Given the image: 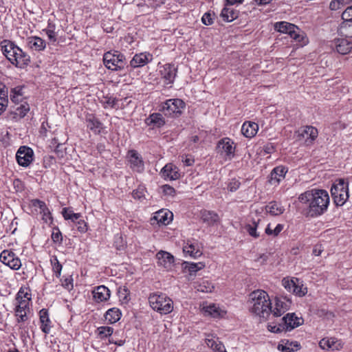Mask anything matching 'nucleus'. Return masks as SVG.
I'll use <instances>...</instances> for the list:
<instances>
[{
  "mask_svg": "<svg viewBox=\"0 0 352 352\" xmlns=\"http://www.w3.org/2000/svg\"><path fill=\"white\" fill-rule=\"evenodd\" d=\"M153 56L150 53L142 52L135 54L130 61L129 65L131 68L143 67L152 60Z\"/></svg>",
  "mask_w": 352,
  "mask_h": 352,
  "instance_id": "aec40b11",
  "label": "nucleus"
},
{
  "mask_svg": "<svg viewBox=\"0 0 352 352\" xmlns=\"http://www.w3.org/2000/svg\"><path fill=\"white\" fill-rule=\"evenodd\" d=\"M299 201L307 206V215L316 217L323 214L330 202L329 193L323 189L307 190L298 197Z\"/></svg>",
  "mask_w": 352,
  "mask_h": 352,
  "instance_id": "f257e3e1",
  "label": "nucleus"
},
{
  "mask_svg": "<svg viewBox=\"0 0 352 352\" xmlns=\"http://www.w3.org/2000/svg\"><path fill=\"white\" fill-rule=\"evenodd\" d=\"M259 221L260 219H258L257 221L253 220L252 224H248L245 227V230L248 234L254 238H258L259 236V234L256 232Z\"/></svg>",
  "mask_w": 352,
  "mask_h": 352,
  "instance_id": "ea45409f",
  "label": "nucleus"
},
{
  "mask_svg": "<svg viewBox=\"0 0 352 352\" xmlns=\"http://www.w3.org/2000/svg\"><path fill=\"white\" fill-rule=\"evenodd\" d=\"M103 63L108 69L121 70L126 65L125 56L119 51H109L104 53Z\"/></svg>",
  "mask_w": 352,
  "mask_h": 352,
  "instance_id": "6e6552de",
  "label": "nucleus"
},
{
  "mask_svg": "<svg viewBox=\"0 0 352 352\" xmlns=\"http://www.w3.org/2000/svg\"><path fill=\"white\" fill-rule=\"evenodd\" d=\"M352 3V0H333L329 4V8L331 10H337L347 4Z\"/></svg>",
  "mask_w": 352,
  "mask_h": 352,
  "instance_id": "37998d69",
  "label": "nucleus"
},
{
  "mask_svg": "<svg viewBox=\"0 0 352 352\" xmlns=\"http://www.w3.org/2000/svg\"><path fill=\"white\" fill-rule=\"evenodd\" d=\"M292 305V301L286 297L276 298L275 307L270 311L274 316L278 317L287 311Z\"/></svg>",
  "mask_w": 352,
  "mask_h": 352,
  "instance_id": "6ab92c4d",
  "label": "nucleus"
},
{
  "mask_svg": "<svg viewBox=\"0 0 352 352\" xmlns=\"http://www.w3.org/2000/svg\"><path fill=\"white\" fill-rule=\"evenodd\" d=\"M128 296H129V290L125 287H124L123 289H120V290H119V296L124 302H127L129 300V298Z\"/></svg>",
  "mask_w": 352,
  "mask_h": 352,
  "instance_id": "680f3d73",
  "label": "nucleus"
},
{
  "mask_svg": "<svg viewBox=\"0 0 352 352\" xmlns=\"http://www.w3.org/2000/svg\"><path fill=\"white\" fill-rule=\"evenodd\" d=\"M352 19V6H349L342 14V19L343 21Z\"/></svg>",
  "mask_w": 352,
  "mask_h": 352,
  "instance_id": "13d9d810",
  "label": "nucleus"
},
{
  "mask_svg": "<svg viewBox=\"0 0 352 352\" xmlns=\"http://www.w3.org/2000/svg\"><path fill=\"white\" fill-rule=\"evenodd\" d=\"M8 91L6 85L0 81V96H8Z\"/></svg>",
  "mask_w": 352,
  "mask_h": 352,
  "instance_id": "774afa93",
  "label": "nucleus"
},
{
  "mask_svg": "<svg viewBox=\"0 0 352 352\" xmlns=\"http://www.w3.org/2000/svg\"><path fill=\"white\" fill-rule=\"evenodd\" d=\"M221 16L224 21L231 22L238 17L239 12L225 5V8L221 10Z\"/></svg>",
  "mask_w": 352,
  "mask_h": 352,
  "instance_id": "c756f323",
  "label": "nucleus"
},
{
  "mask_svg": "<svg viewBox=\"0 0 352 352\" xmlns=\"http://www.w3.org/2000/svg\"><path fill=\"white\" fill-rule=\"evenodd\" d=\"M87 127L92 131L94 133L98 134L102 129V123L96 118L93 115H89L86 118Z\"/></svg>",
  "mask_w": 352,
  "mask_h": 352,
  "instance_id": "473e14b6",
  "label": "nucleus"
},
{
  "mask_svg": "<svg viewBox=\"0 0 352 352\" xmlns=\"http://www.w3.org/2000/svg\"><path fill=\"white\" fill-rule=\"evenodd\" d=\"M118 100L115 98H106L105 101L104 102V104L106 106L111 107L112 108L115 107L117 104Z\"/></svg>",
  "mask_w": 352,
  "mask_h": 352,
  "instance_id": "0e129e2a",
  "label": "nucleus"
},
{
  "mask_svg": "<svg viewBox=\"0 0 352 352\" xmlns=\"http://www.w3.org/2000/svg\"><path fill=\"white\" fill-rule=\"evenodd\" d=\"M40 322L41 323V329L45 333H49L50 331V320L49 318L48 312L46 309H43L39 312Z\"/></svg>",
  "mask_w": 352,
  "mask_h": 352,
  "instance_id": "2f4dec72",
  "label": "nucleus"
},
{
  "mask_svg": "<svg viewBox=\"0 0 352 352\" xmlns=\"http://www.w3.org/2000/svg\"><path fill=\"white\" fill-rule=\"evenodd\" d=\"M156 258L157 259V265L167 270H171L174 266V256L168 252L163 250L160 251L157 253Z\"/></svg>",
  "mask_w": 352,
  "mask_h": 352,
  "instance_id": "dca6fc26",
  "label": "nucleus"
},
{
  "mask_svg": "<svg viewBox=\"0 0 352 352\" xmlns=\"http://www.w3.org/2000/svg\"><path fill=\"white\" fill-rule=\"evenodd\" d=\"M258 130V125L254 122H245L241 126L242 134L248 138H253Z\"/></svg>",
  "mask_w": 352,
  "mask_h": 352,
  "instance_id": "393cba45",
  "label": "nucleus"
},
{
  "mask_svg": "<svg viewBox=\"0 0 352 352\" xmlns=\"http://www.w3.org/2000/svg\"><path fill=\"white\" fill-rule=\"evenodd\" d=\"M132 196L134 199L140 200L145 196V190L143 188H138L133 191Z\"/></svg>",
  "mask_w": 352,
  "mask_h": 352,
  "instance_id": "603ef678",
  "label": "nucleus"
},
{
  "mask_svg": "<svg viewBox=\"0 0 352 352\" xmlns=\"http://www.w3.org/2000/svg\"><path fill=\"white\" fill-rule=\"evenodd\" d=\"M173 213L164 210H160L155 214L153 219L163 225L168 224L172 220Z\"/></svg>",
  "mask_w": 352,
  "mask_h": 352,
  "instance_id": "7c9ffc66",
  "label": "nucleus"
},
{
  "mask_svg": "<svg viewBox=\"0 0 352 352\" xmlns=\"http://www.w3.org/2000/svg\"><path fill=\"white\" fill-rule=\"evenodd\" d=\"M52 239L54 243L60 244L63 241L62 233L58 228H54L52 233Z\"/></svg>",
  "mask_w": 352,
  "mask_h": 352,
  "instance_id": "8fccbe9b",
  "label": "nucleus"
},
{
  "mask_svg": "<svg viewBox=\"0 0 352 352\" xmlns=\"http://www.w3.org/2000/svg\"><path fill=\"white\" fill-rule=\"evenodd\" d=\"M43 31L45 32L48 39L51 42L54 43L56 41L57 34L55 31H54L53 30H44Z\"/></svg>",
  "mask_w": 352,
  "mask_h": 352,
  "instance_id": "052dcab7",
  "label": "nucleus"
},
{
  "mask_svg": "<svg viewBox=\"0 0 352 352\" xmlns=\"http://www.w3.org/2000/svg\"><path fill=\"white\" fill-rule=\"evenodd\" d=\"M1 47L3 55L13 65L23 68L30 63V56L14 43L4 40L1 43Z\"/></svg>",
  "mask_w": 352,
  "mask_h": 352,
  "instance_id": "f03ea898",
  "label": "nucleus"
},
{
  "mask_svg": "<svg viewBox=\"0 0 352 352\" xmlns=\"http://www.w3.org/2000/svg\"><path fill=\"white\" fill-rule=\"evenodd\" d=\"M161 174L164 179L170 180H175L180 177L177 167L171 163L165 165L161 170Z\"/></svg>",
  "mask_w": 352,
  "mask_h": 352,
  "instance_id": "4be33fe9",
  "label": "nucleus"
},
{
  "mask_svg": "<svg viewBox=\"0 0 352 352\" xmlns=\"http://www.w3.org/2000/svg\"><path fill=\"white\" fill-rule=\"evenodd\" d=\"M298 281H299V280L298 278L291 279V280L287 279V278H283L282 280V285L289 292H292L293 289L296 284V282H298Z\"/></svg>",
  "mask_w": 352,
  "mask_h": 352,
  "instance_id": "a18cd8bd",
  "label": "nucleus"
},
{
  "mask_svg": "<svg viewBox=\"0 0 352 352\" xmlns=\"http://www.w3.org/2000/svg\"><path fill=\"white\" fill-rule=\"evenodd\" d=\"M332 45L341 54H346L352 49V43L346 38H336L332 41Z\"/></svg>",
  "mask_w": 352,
  "mask_h": 352,
  "instance_id": "412c9836",
  "label": "nucleus"
},
{
  "mask_svg": "<svg viewBox=\"0 0 352 352\" xmlns=\"http://www.w3.org/2000/svg\"><path fill=\"white\" fill-rule=\"evenodd\" d=\"M162 192L165 195L173 196L175 193V190L174 189V188L167 184L163 185L162 186Z\"/></svg>",
  "mask_w": 352,
  "mask_h": 352,
  "instance_id": "4d7b16f0",
  "label": "nucleus"
},
{
  "mask_svg": "<svg viewBox=\"0 0 352 352\" xmlns=\"http://www.w3.org/2000/svg\"><path fill=\"white\" fill-rule=\"evenodd\" d=\"M183 251L186 254H189L192 258H197L202 255L201 245L197 241L192 239L184 242Z\"/></svg>",
  "mask_w": 352,
  "mask_h": 352,
  "instance_id": "4468645a",
  "label": "nucleus"
},
{
  "mask_svg": "<svg viewBox=\"0 0 352 352\" xmlns=\"http://www.w3.org/2000/svg\"><path fill=\"white\" fill-rule=\"evenodd\" d=\"M274 146L272 144L269 143L264 146L263 151L267 154L272 153L274 151Z\"/></svg>",
  "mask_w": 352,
  "mask_h": 352,
  "instance_id": "338daca9",
  "label": "nucleus"
},
{
  "mask_svg": "<svg viewBox=\"0 0 352 352\" xmlns=\"http://www.w3.org/2000/svg\"><path fill=\"white\" fill-rule=\"evenodd\" d=\"M28 44L30 48L36 51H41L45 48V41L40 37L32 36L28 38Z\"/></svg>",
  "mask_w": 352,
  "mask_h": 352,
  "instance_id": "cd10ccee",
  "label": "nucleus"
},
{
  "mask_svg": "<svg viewBox=\"0 0 352 352\" xmlns=\"http://www.w3.org/2000/svg\"><path fill=\"white\" fill-rule=\"evenodd\" d=\"M8 104V96H0V115L6 109Z\"/></svg>",
  "mask_w": 352,
  "mask_h": 352,
  "instance_id": "864d4df0",
  "label": "nucleus"
},
{
  "mask_svg": "<svg viewBox=\"0 0 352 352\" xmlns=\"http://www.w3.org/2000/svg\"><path fill=\"white\" fill-rule=\"evenodd\" d=\"M145 123L148 126L160 128L165 124V120L161 113H153L145 120Z\"/></svg>",
  "mask_w": 352,
  "mask_h": 352,
  "instance_id": "a878e982",
  "label": "nucleus"
},
{
  "mask_svg": "<svg viewBox=\"0 0 352 352\" xmlns=\"http://www.w3.org/2000/svg\"><path fill=\"white\" fill-rule=\"evenodd\" d=\"M121 311L119 309L113 307L109 309L105 314V319L110 323H115L120 319Z\"/></svg>",
  "mask_w": 352,
  "mask_h": 352,
  "instance_id": "c9c22d12",
  "label": "nucleus"
},
{
  "mask_svg": "<svg viewBox=\"0 0 352 352\" xmlns=\"http://www.w3.org/2000/svg\"><path fill=\"white\" fill-rule=\"evenodd\" d=\"M98 335L101 338H107L113 333V328L110 327H100L98 328Z\"/></svg>",
  "mask_w": 352,
  "mask_h": 352,
  "instance_id": "49530a36",
  "label": "nucleus"
},
{
  "mask_svg": "<svg viewBox=\"0 0 352 352\" xmlns=\"http://www.w3.org/2000/svg\"><path fill=\"white\" fill-rule=\"evenodd\" d=\"M265 210L272 216H278L284 212L285 208L281 205V204L273 201L270 202L265 206Z\"/></svg>",
  "mask_w": 352,
  "mask_h": 352,
  "instance_id": "c85d7f7f",
  "label": "nucleus"
},
{
  "mask_svg": "<svg viewBox=\"0 0 352 352\" xmlns=\"http://www.w3.org/2000/svg\"><path fill=\"white\" fill-rule=\"evenodd\" d=\"M217 148L219 153H225L228 159H232L234 156L235 146L234 142L229 138H224L218 142Z\"/></svg>",
  "mask_w": 352,
  "mask_h": 352,
  "instance_id": "ddd939ff",
  "label": "nucleus"
},
{
  "mask_svg": "<svg viewBox=\"0 0 352 352\" xmlns=\"http://www.w3.org/2000/svg\"><path fill=\"white\" fill-rule=\"evenodd\" d=\"M128 157L131 168L138 173L144 169V164L141 155L135 150H130L128 152Z\"/></svg>",
  "mask_w": 352,
  "mask_h": 352,
  "instance_id": "f3484780",
  "label": "nucleus"
},
{
  "mask_svg": "<svg viewBox=\"0 0 352 352\" xmlns=\"http://www.w3.org/2000/svg\"><path fill=\"white\" fill-rule=\"evenodd\" d=\"M76 223V228L80 232L85 233L87 231V224L84 220L80 219Z\"/></svg>",
  "mask_w": 352,
  "mask_h": 352,
  "instance_id": "6e6d98bb",
  "label": "nucleus"
},
{
  "mask_svg": "<svg viewBox=\"0 0 352 352\" xmlns=\"http://www.w3.org/2000/svg\"><path fill=\"white\" fill-rule=\"evenodd\" d=\"M318 135L316 128L312 126H305L295 132L296 140L298 142L304 141L303 144L309 146L314 144Z\"/></svg>",
  "mask_w": 352,
  "mask_h": 352,
  "instance_id": "9d476101",
  "label": "nucleus"
},
{
  "mask_svg": "<svg viewBox=\"0 0 352 352\" xmlns=\"http://www.w3.org/2000/svg\"><path fill=\"white\" fill-rule=\"evenodd\" d=\"M74 211L69 208H64L62 211V214L65 219L69 220L72 218V214H74Z\"/></svg>",
  "mask_w": 352,
  "mask_h": 352,
  "instance_id": "e2e57ef3",
  "label": "nucleus"
},
{
  "mask_svg": "<svg viewBox=\"0 0 352 352\" xmlns=\"http://www.w3.org/2000/svg\"><path fill=\"white\" fill-rule=\"evenodd\" d=\"M60 281L62 283V286L64 288L68 290H70L73 288V279L71 276L60 279Z\"/></svg>",
  "mask_w": 352,
  "mask_h": 352,
  "instance_id": "3c124183",
  "label": "nucleus"
},
{
  "mask_svg": "<svg viewBox=\"0 0 352 352\" xmlns=\"http://www.w3.org/2000/svg\"><path fill=\"white\" fill-rule=\"evenodd\" d=\"M304 322L302 317H298L294 313L287 314L283 317L280 322H270L267 325V329L273 333H280L283 331H291Z\"/></svg>",
  "mask_w": 352,
  "mask_h": 352,
  "instance_id": "20e7f679",
  "label": "nucleus"
},
{
  "mask_svg": "<svg viewBox=\"0 0 352 352\" xmlns=\"http://www.w3.org/2000/svg\"><path fill=\"white\" fill-rule=\"evenodd\" d=\"M275 30L287 34L296 41L304 45L307 42V39L304 36V33L294 24L286 22H276L274 25Z\"/></svg>",
  "mask_w": 352,
  "mask_h": 352,
  "instance_id": "0eeeda50",
  "label": "nucleus"
},
{
  "mask_svg": "<svg viewBox=\"0 0 352 352\" xmlns=\"http://www.w3.org/2000/svg\"><path fill=\"white\" fill-rule=\"evenodd\" d=\"M185 106L184 102L181 99H169L160 104V111L166 116L177 117L182 114Z\"/></svg>",
  "mask_w": 352,
  "mask_h": 352,
  "instance_id": "1a4fd4ad",
  "label": "nucleus"
},
{
  "mask_svg": "<svg viewBox=\"0 0 352 352\" xmlns=\"http://www.w3.org/2000/svg\"><path fill=\"white\" fill-rule=\"evenodd\" d=\"M183 265L184 269L187 270L190 274L195 273L205 267V265L201 262L195 263L186 261L183 263Z\"/></svg>",
  "mask_w": 352,
  "mask_h": 352,
  "instance_id": "58836bf2",
  "label": "nucleus"
},
{
  "mask_svg": "<svg viewBox=\"0 0 352 352\" xmlns=\"http://www.w3.org/2000/svg\"><path fill=\"white\" fill-rule=\"evenodd\" d=\"M307 287H304L302 284L299 285L298 282H296V284L293 289L292 293L295 294L296 295H297L298 296H303L307 294Z\"/></svg>",
  "mask_w": 352,
  "mask_h": 352,
  "instance_id": "09e8293b",
  "label": "nucleus"
},
{
  "mask_svg": "<svg viewBox=\"0 0 352 352\" xmlns=\"http://www.w3.org/2000/svg\"><path fill=\"white\" fill-rule=\"evenodd\" d=\"M0 261L13 270H18L21 267L20 258L10 250H3L1 253Z\"/></svg>",
  "mask_w": 352,
  "mask_h": 352,
  "instance_id": "9b49d317",
  "label": "nucleus"
},
{
  "mask_svg": "<svg viewBox=\"0 0 352 352\" xmlns=\"http://www.w3.org/2000/svg\"><path fill=\"white\" fill-rule=\"evenodd\" d=\"M16 159L20 166H28L34 159L33 150L25 146H21L16 152Z\"/></svg>",
  "mask_w": 352,
  "mask_h": 352,
  "instance_id": "f8f14e48",
  "label": "nucleus"
},
{
  "mask_svg": "<svg viewBox=\"0 0 352 352\" xmlns=\"http://www.w3.org/2000/svg\"><path fill=\"white\" fill-rule=\"evenodd\" d=\"M214 286L211 283L208 281H203V283L199 285L197 290L201 292L208 293L212 292Z\"/></svg>",
  "mask_w": 352,
  "mask_h": 352,
  "instance_id": "de8ad7c7",
  "label": "nucleus"
},
{
  "mask_svg": "<svg viewBox=\"0 0 352 352\" xmlns=\"http://www.w3.org/2000/svg\"><path fill=\"white\" fill-rule=\"evenodd\" d=\"M240 184L241 183L238 180L232 179L228 184V189L231 192L236 191L239 188Z\"/></svg>",
  "mask_w": 352,
  "mask_h": 352,
  "instance_id": "bf43d9fd",
  "label": "nucleus"
},
{
  "mask_svg": "<svg viewBox=\"0 0 352 352\" xmlns=\"http://www.w3.org/2000/svg\"><path fill=\"white\" fill-rule=\"evenodd\" d=\"M32 204L33 206L38 207L43 210H44V209L46 208L45 204L43 201H40L38 199H33L32 201Z\"/></svg>",
  "mask_w": 352,
  "mask_h": 352,
  "instance_id": "69168bd1",
  "label": "nucleus"
},
{
  "mask_svg": "<svg viewBox=\"0 0 352 352\" xmlns=\"http://www.w3.org/2000/svg\"><path fill=\"white\" fill-rule=\"evenodd\" d=\"M23 87H16L12 89L10 98L14 102H19L21 100L23 96Z\"/></svg>",
  "mask_w": 352,
  "mask_h": 352,
  "instance_id": "79ce46f5",
  "label": "nucleus"
},
{
  "mask_svg": "<svg viewBox=\"0 0 352 352\" xmlns=\"http://www.w3.org/2000/svg\"><path fill=\"white\" fill-rule=\"evenodd\" d=\"M177 69L174 64H165L161 67L160 70L162 78L166 84H173L177 76Z\"/></svg>",
  "mask_w": 352,
  "mask_h": 352,
  "instance_id": "2eb2a0df",
  "label": "nucleus"
},
{
  "mask_svg": "<svg viewBox=\"0 0 352 352\" xmlns=\"http://www.w3.org/2000/svg\"><path fill=\"white\" fill-rule=\"evenodd\" d=\"M251 311L261 318H266L272 311L268 294L263 290H257L250 294Z\"/></svg>",
  "mask_w": 352,
  "mask_h": 352,
  "instance_id": "7ed1b4c3",
  "label": "nucleus"
},
{
  "mask_svg": "<svg viewBox=\"0 0 352 352\" xmlns=\"http://www.w3.org/2000/svg\"><path fill=\"white\" fill-rule=\"evenodd\" d=\"M51 264L52 265V270L57 278H60L63 266L60 263L56 256H53L51 259Z\"/></svg>",
  "mask_w": 352,
  "mask_h": 352,
  "instance_id": "a19ab883",
  "label": "nucleus"
},
{
  "mask_svg": "<svg viewBox=\"0 0 352 352\" xmlns=\"http://www.w3.org/2000/svg\"><path fill=\"white\" fill-rule=\"evenodd\" d=\"M93 297L98 302H104L110 298V290L104 285H100L93 291Z\"/></svg>",
  "mask_w": 352,
  "mask_h": 352,
  "instance_id": "b1692460",
  "label": "nucleus"
},
{
  "mask_svg": "<svg viewBox=\"0 0 352 352\" xmlns=\"http://www.w3.org/2000/svg\"><path fill=\"white\" fill-rule=\"evenodd\" d=\"M330 191L333 203L338 207L342 206L349 199V184L344 179L336 180Z\"/></svg>",
  "mask_w": 352,
  "mask_h": 352,
  "instance_id": "423d86ee",
  "label": "nucleus"
},
{
  "mask_svg": "<svg viewBox=\"0 0 352 352\" xmlns=\"http://www.w3.org/2000/svg\"><path fill=\"white\" fill-rule=\"evenodd\" d=\"M30 111V107L29 104L27 103L21 104L19 107H18L15 111L14 115L20 118H23L27 113Z\"/></svg>",
  "mask_w": 352,
  "mask_h": 352,
  "instance_id": "c03bdc74",
  "label": "nucleus"
},
{
  "mask_svg": "<svg viewBox=\"0 0 352 352\" xmlns=\"http://www.w3.org/2000/svg\"><path fill=\"white\" fill-rule=\"evenodd\" d=\"M206 344L210 348H211L214 352H227L224 345L218 341V339L215 340L214 337L208 336L206 338Z\"/></svg>",
  "mask_w": 352,
  "mask_h": 352,
  "instance_id": "72a5a7b5",
  "label": "nucleus"
},
{
  "mask_svg": "<svg viewBox=\"0 0 352 352\" xmlns=\"http://www.w3.org/2000/svg\"><path fill=\"white\" fill-rule=\"evenodd\" d=\"M340 343H338V342H335L332 338L331 339H322L320 342L319 345L323 349H331L333 351L334 350H338V346H340Z\"/></svg>",
  "mask_w": 352,
  "mask_h": 352,
  "instance_id": "e433bc0d",
  "label": "nucleus"
},
{
  "mask_svg": "<svg viewBox=\"0 0 352 352\" xmlns=\"http://www.w3.org/2000/svg\"><path fill=\"white\" fill-rule=\"evenodd\" d=\"M29 311V299L21 300L14 309V315L16 317L18 323L24 322L28 320V312Z\"/></svg>",
  "mask_w": 352,
  "mask_h": 352,
  "instance_id": "a211bd4d",
  "label": "nucleus"
},
{
  "mask_svg": "<svg viewBox=\"0 0 352 352\" xmlns=\"http://www.w3.org/2000/svg\"><path fill=\"white\" fill-rule=\"evenodd\" d=\"M203 309L206 314L211 316L213 318H217L222 316L223 311L219 309V307L214 304H212L203 307Z\"/></svg>",
  "mask_w": 352,
  "mask_h": 352,
  "instance_id": "4c0bfd02",
  "label": "nucleus"
},
{
  "mask_svg": "<svg viewBox=\"0 0 352 352\" xmlns=\"http://www.w3.org/2000/svg\"><path fill=\"white\" fill-rule=\"evenodd\" d=\"M148 302L151 308L161 314H167L173 310V302L165 294H151Z\"/></svg>",
  "mask_w": 352,
  "mask_h": 352,
  "instance_id": "39448f33",
  "label": "nucleus"
},
{
  "mask_svg": "<svg viewBox=\"0 0 352 352\" xmlns=\"http://www.w3.org/2000/svg\"><path fill=\"white\" fill-rule=\"evenodd\" d=\"M214 18L210 12H206L202 18L201 21L206 25H210L213 23Z\"/></svg>",
  "mask_w": 352,
  "mask_h": 352,
  "instance_id": "5fc2aeb1",
  "label": "nucleus"
},
{
  "mask_svg": "<svg viewBox=\"0 0 352 352\" xmlns=\"http://www.w3.org/2000/svg\"><path fill=\"white\" fill-rule=\"evenodd\" d=\"M201 218L202 221L208 226H213L219 220L218 214L210 210H203L201 212Z\"/></svg>",
  "mask_w": 352,
  "mask_h": 352,
  "instance_id": "bb28decb",
  "label": "nucleus"
},
{
  "mask_svg": "<svg viewBox=\"0 0 352 352\" xmlns=\"http://www.w3.org/2000/svg\"><path fill=\"white\" fill-rule=\"evenodd\" d=\"M338 32L342 36L352 38V19L342 21L340 25Z\"/></svg>",
  "mask_w": 352,
  "mask_h": 352,
  "instance_id": "f704fd0d",
  "label": "nucleus"
},
{
  "mask_svg": "<svg viewBox=\"0 0 352 352\" xmlns=\"http://www.w3.org/2000/svg\"><path fill=\"white\" fill-rule=\"evenodd\" d=\"M287 170L285 167L279 166L275 167L270 173V182L272 185H277L285 177Z\"/></svg>",
  "mask_w": 352,
  "mask_h": 352,
  "instance_id": "5701e85b",
  "label": "nucleus"
}]
</instances>
